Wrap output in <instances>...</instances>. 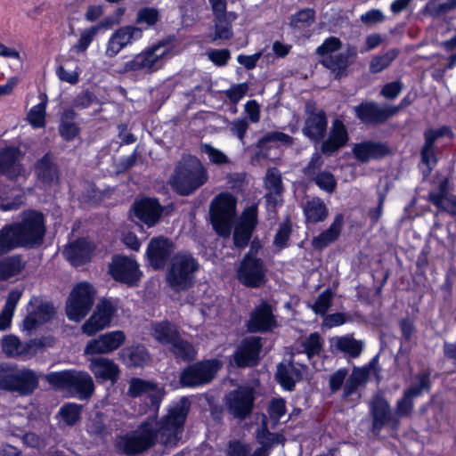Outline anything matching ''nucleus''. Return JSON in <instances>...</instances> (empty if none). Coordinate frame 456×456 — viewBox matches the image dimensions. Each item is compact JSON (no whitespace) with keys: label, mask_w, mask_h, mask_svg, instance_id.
Returning <instances> with one entry per match:
<instances>
[{"label":"nucleus","mask_w":456,"mask_h":456,"mask_svg":"<svg viewBox=\"0 0 456 456\" xmlns=\"http://www.w3.org/2000/svg\"><path fill=\"white\" fill-rule=\"evenodd\" d=\"M126 341L122 330L110 331L89 340L86 346L85 354H108L118 349Z\"/></svg>","instance_id":"obj_18"},{"label":"nucleus","mask_w":456,"mask_h":456,"mask_svg":"<svg viewBox=\"0 0 456 456\" xmlns=\"http://www.w3.org/2000/svg\"><path fill=\"white\" fill-rule=\"evenodd\" d=\"M36 175L38 180L45 185H51L58 182V171L50 156L43 157L36 166Z\"/></svg>","instance_id":"obj_37"},{"label":"nucleus","mask_w":456,"mask_h":456,"mask_svg":"<svg viewBox=\"0 0 456 456\" xmlns=\"http://www.w3.org/2000/svg\"><path fill=\"white\" fill-rule=\"evenodd\" d=\"M54 314L55 309L51 304L33 297L28 305V315L22 322V330L31 331L38 325L49 322Z\"/></svg>","instance_id":"obj_16"},{"label":"nucleus","mask_w":456,"mask_h":456,"mask_svg":"<svg viewBox=\"0 0 456 456\" xmlns=\"http://www.w3.org/2000/svg\"><path fill=\"white\" fill-rule=\"evenodd\" d=\"M170 349L176 358L183 360H191L195 356V350L192 346L180 338L178 336L176 341L170 345Z\"/></svg>","instance_id":"obj_51"},{"label":"nucleus","mask_w":456,"mask_h":456,"mask_svg":"<svg viewBox=\"0 0 456 456\" xmlns=\"http://www.w3.org/2000/svg\"><path fill=\"white\" fill-rule=\"evenodd\" d=\"M151 335L159 343L170 346L176 341L179 332L174 324L161 322L152 325Z\"/></svg>","instance_id":"obj_41"},{"label":"nucleus","mask_w":456,"mask_h":456,"mask_svg":"<svg viewBox=\"0 0 456 456\" xmlns=\"http://www.w3.org/2000/svg\"><path fill=\"white\" fill-rule=\"evenodd\" d=\"M358 118L362 122H383L398 112V108H381L373 102H365L354 107Z\"/></svg>","instance_id":"obj_28"},{"label":"nucleus","mask_w":456,"mask_h":456,"mask_svg":"<svg viewBox=\"0 0 456 456\" xmlns=\"http://www.w3.org/2000/svg\"><path fill=\"white\" fill-rule=\"evenodd\" d=\"M265 188L269 191L266 196L267 201L273 205L279 203V197L282 192L281 176V173L276 168H270L267 170L265 179Z\"/></svg>","instance_id":"obj_38"},{"label":"nucleus","mask_w":456,"mask_h":456,"mask_svg":"<svg viewBox=\"0 0 456 456\" xmlns=\"http://www.w3.org/2000/svg\"><path fill=\"white\" fill-rule=\"evenodd\" d=\"M50 382L61 387H69L76 390L80 399L90 397L94 390L92 377L86 372L66 370L52 374Z\"/></svg>","instance_id":"obj_11"},{"label":"nucleus","mask_w":456,"mask_h":456,"mask_svg":"<svg viewBox=\"0 0 456 456\" xmlns=\"http://www.w3.org/2000/svg\"><path fill=\"white\" fill-rule=\"evenodd\" d=\"M142 37V28L134 25L120 27L116 29L109 37L106 43L104 55L109 59H112L116 57L124 48L141 39Z\"/></svg>","instance_id":"obj_12"},{"label":"nucleus","mask_w":456,"mask_h":456,"mask_svg":"<svg viewBox=\"0 0 456 456\" xmlns=\"http://www.w3.org/2000/svg\"><path fill=\"white\" fill-rule=\"evenodd\" d=\"M98 28L96 27L89 28L88 29L83 31L80 35V37L76 45L72 47V49L77 53L85 52L88 46L91 45L94 37H95Z\"/></svg>","instance_id":"obj_64"},{"label":"nucleus","mask_w":456,"mask_h":456,"mask_svg":"<svg viewBox=\"0 0 456 456\" xmlns=\"http://www.w3.org/2000/svg\"><path fill=\"white\" fill-rule=\"evenodd\" d=\"M456 7V0H429L423 13L430 16H438Z\"/></svg>","instance_id":"obj_49"},{"label":"nucleus","mask_w":456,"mask_h":456,"mask_svg":"<svg viewBox=\"0 0 456 456\" xmlns=\"http://www.w3.org/2000/svg\"><path fill=\"white\" fill-rule=\"evenodd\" d=\"M95 293V289L88 282L77 284L66 303L68 318L73 322H80L84 319L94 303Z\"/></svg>","instance_id":"obj_6"},{"label":"nucleus","mask_w":456,"mask_h":456,"mask_svg":"<svg viewBox=\"0 0 456 456\" xmlns=\"http://www.w3.org/2000/svg\"><path fill=\"white\" fill-rule=\"evenodd\" d=\"M190 408V402L182 398L168 411L159 427L155 421H147L136 430L117 438L116 447L128 454L141 453L159 440L167 446H175L182 438L183 424Z\"/></svg>","instance_id":"obj_1"},{"label":"nucleus","mask_w":456,"mask_h":456,"mask_svg":"<svg viewBox=\"0 0 456 456\" xmlns=\"http://www.w3.org/2000/svg\"><path fill=\"white\" fill-rule=\"evenodd\" d=\"M120 361L128 367L142 366L149 359L148 353L143 346H131L124 348L118 354Z\"/></svg>","instance_id":"obj_39"},{"label":"nucleus","mask_w":456,"mask_h":456,"mask_svg":"<svg viewBox=\"0 0 456 456\" xmlns=\"http://www.w3.org/2000/svg\"><path fill=\"white\" fill-rule=\"evenodd\" d=\"M387 148L379 142H363L357 143L353 148L354 157L362 161L368 162L370 159H379L387 155Z\"/></svg>","instance_id":"obj_34"},{"label":"nucleus","mask_w":456,"mask_h":456,"mask_svg":"<svg viewBox=\"0 0 456 456\" xmlns=\"http://www.w3.org/2000/svg\"><path fill=\"white\" fill-rule=\"evenodd\" d=\"M370 412L373 419V431L379 433L387 424L393 428L399 425V419L391 411L388 402L380 395H375L370 403Z\"/></svg>","instance_id":"obj_19"},{"label":"nucleus","mask_w":456,"mask_h":456,"mask_svg":"<svg viewBox=\"0 0 456 456\" xmlns=\"http://www.w3.org/2000/svg\"><path fill=\"white\" fill-rule=\"evenodd\" d=\"M44 217L37 211H26L21 222L7 224L0 230V255L15 248L41 243L45 235Z\"/></svg>","instance_id":"obj_2"},{"label":"nucleus","mask_w":456,"mask_h":456,"mask_svg":"<svg viewBox=\"0 0 456 456\" xmlns=\"http://www.w3.org/2000/svg\"><path fill=\"white\" fill-rule=\"evenodd\" d=\"M286 402L282 398L273 399L268 405L267 412L273 425L286 414Z\"/></svg>","instance_id":"obj_60"},{"label":"nucleus","mask_w":456,"mask_h":456,"mask_svg":"<svg viewBox=\"0 0 456 456\" xmlns=\"http://www.w3.org/2000/svg\"><path fill=\"white\" fill-rule=\"evenodd\" d=\"M303 352L306 354L308 359L319 354L322 348V339L318 333L310 334L302 342Z\"/></svg>","instance_id":"obj_55"},{"label":"nucleus","mask_w":456,"mask_h":456,"mask_svg":"<svg viewBox=\"0 0 456 456\" xmlns=\"http://www.w3.org/2000/svg\"><path fill=\"white\" fill-rule=\"evenodd\" d=\"M304 213L308 222L318 223L323 221L328 216V210L322 200L312 199L304 207Z\"/></svg>","instance_id":"obj_43"},{"label":"nucleus","mask_w":456,"mask_h":456,"mask_svg":"<svg viewBox=\"0 0 456 456\" xmlns=\"http://www.w3.org/2000/svg\"><path fill=\"white\" fill-rule=\"evenodd\" d=\"M96 245L87 238L79 239L68 244L63 254L73 265H81L91 260Z\"/></svg>","instance_id":"obj_21"},{"label":"nucleus","mask_w":456,"mask_h":456,"mask_svg":"<svg viewBox=\"0 0 456 456\" xmlns=\"http://www.w3.org/2000/svg\"><path fill=\"white\" fill-rule=\"evenodd\" d=\"M256 222V207L252 205L243 211L235 227L233 240L236 247L244 248L248 244Z\"/></svg>","instance_id":"obj_22"},{"label":"nucleus","mask_w":456,"mask_h":456,"mask_svg":"<svg viewBox=\"0 0 456 456\" xmlns=\"http://www.w3.org/2000/svg\"><path fill=\"white\" fill-rule=\"evenodd\" d=\"M330 346L340 352L348 354L351 357H357L362 349V343L355 340L350 335L330 338Z\"/></svg>","instance_id":"obj_42"},{"label":"nucleus","mask_w":456,"mask_h":456,"mask_svg":"<svg viewBox=\"0 0 456 456\" xmlns=\"http://www.w3.org/2000/svg\"><path fill=\"white\" fill-rule=\"evenodd\" d=\"M159 20V12L156 8L144 7L137 12L135 21L139 25H145V28L153 27Z\"/></svg>","instance_id":"obj_52"},{"label":"nucleus","mask_w":456,"mask_h":456,"mask_svg":"<svg viewBox=\"0 0 456 456\" xmlns=\"http://www.w3.org/2000/svg\"><path fill=\"white\" fill-rule=\"evenodd\" d=\"M236 199L229 193L215 198L210 207V217L214 229L222 236H228L235 216Z\"/></svg>","instance_id":"obj_7"},{"label":"nucleus","mask_w":456,"mask_h":456,"mask_svg":"<svg viewBox=\"0 0 456 456\" xmlns=\"http://www.w3.org/2000/svg\"><path fill=\"white\" fill-rule=\"evenodd\" d=\"M333 294L330 289L322 291L311 306L312 310L320 315H325L331 305Z\"/></svg>","instance_id":"obj_59"},{"label":"nucleus","mask_w":456,"mask_h":456,"mask_svg":"<svg viewBox=\"0 0 456 456\" xmlns=\"http://www.w3.org/2000/svg\"><path fill=\"white\" fill-rule=\"evenodd\" d=\"M417 385L409 387L404 393L403 396L396 403L395 417L400 418L409 417L414 408L413 400L420 396L425 390L429 389V373L423 372L417 375Z\"/></svg>","instance_id":"obj_17"},{"label":"nucleus","mask_w":456,"mask_h":456,"mask_svg":"<svg viewBox=\"0 0 456 456\" xmlns=\"http://www.w3.org/2000/svg\"><path fill=\"white\" fill-rule=\"evenodd\" d=\"M17 392L21 395L31 394L38 385L37 375L30 370L23 369L18 370Z\"/></svg>","instance_id":"obj_44"},{"label":"nucleus","mask_w":456,"mask_h":456,"mask_svg":"<svg viewBox=\"0 0 456 456\" xmlns=\"http://www.w3.org/2000/svg\"><path fill=\"white\" fill-rule=\"evenodd\" d=\"M75 113L72 110L66 111L61 117L60 134L65 140L74 139L79 132L77 125L72 121Z\"/></svg>","instance_id":"obj_48"},{"label":"nucleus","mask_w":456,"mask_h":456,"mask_svg":"<svg viewBox=\"0 0 456 456\" xmlns=\"http://www.w3.org/2000/svg\"><path fill=\"white\" fill-rule=\"evenodd\" d=\"M118 309V305L116 300L102 298L96 305L89 319L81 326L82 332L91 337L110 327Z\"/></svg>","instance_id":"obj_8"},{"label":"nucleus","mask_w":456,"mask_h":456,"mask_svg":"<svg viewBox=\"0 0 456 456\" xmlns=\"http://www.w3.org/2000/svg\"><path fill=\"white\" fill-rule=\"evenodd\" d=\"M214 22H215V34L212 38L213 41H216L217 39H230L233 36L232 24L228 23L227 21H224V18H222V15L220 16H214Z\"/></svg>","instance_id":"obj_58"},{"label":"nucleus","mask_w":456,"mask_h":456,"mask_svg":"<svg viewBox=\"0 0 456 456\" xmlns=\"http://www.w3.org/2000/svg\"><path fill=\"white\" fill-rule=\"evenodd\" d=\"M22 154L16 147H7L0 151V174L12 179L24 174L20 164Z\"/></svg>","instance_id":"obj_27"},{"label":"nucleus","mask_w":456,"mask_h":456,"mask_svg":"<svg viewBox=\"0 0 456 456\" xmlns=\"http://www.w3.org/2000/svg\"><path fill=\"white\" fill-rule=\"evenodd\" d=\"M46 102L43 101L31 108L28 114V120L34 128L43 127L45 123Z\"/></svg>","instance_id":"obj_57"},{"label":"nucleus","mask_w":456,"mask_h":456,"mask_svg":"<svg viewBox=\"0 0 456 456\" xmlns=\"http://www.w3.org/2000/svg\"><path fill=\"white\" fill-rule=\"evenodd\" d=\"M23 265L18 257H8L0 261V281L8 280L22 270Z\"/></svg>","instance_id":"obj_47"},{"label":"nucleus","mask_w":456,"mask_h":456,"mask_svg":"<svg viewBox=\"0 0 456 456\" xmlns=\"http://www.w3.org/2000/svg\"><path fill=\"white\" fill-rule=\"evenodd\" d=\"M348 141V134L342 121H333L329 137L322 142V151L325 154H331L342 148Z\"/></svg>","instance_id":"obj_33"},{"label":"nucleus","mask_w":456,"mask_h":456,"mask_svg":"<svg viewBox=\"0 0 456 456\" xmlns=\"http://www.w3.org/2000/svg\"><path fill=\"white\" fill-rule=\"evenodd\" d=\"M89 370L100 382L110 381L114 384L120 374L118 365L107 357H93L89 360Z\"/></svg>","instance_id":"obj_25"},{"label":"nucleus","mask_w":456,"mask_h":456,"mask_svg":"<svg viewBox=\"0 0 456 456\" xmlns=\"http://www.w3.org/2000/svg\"><path fill=\"white\" fill-rule=\"evenodd\" d=\"M344 218L342 215H337L330 224V226L313 239L312 244L315 248L322 249L327 247L330 243L333 242L339 236Z\"/></svg>","instance_id":"obj_36"},{"label":"nucleus","mask_w":456,"mask_h":456,"mask_svg":"<svg viewBox=\"0 0 456 456\" xmlns=\"http://www.w3.org/2000/svg\"><path fill=\"white\" fill-rule=\"evenodd\" d=\"M170 47L167 44L159 42L146 47L134 55L132 59L125 61L118 72L119 74H152L163 68L170 57Z\"/></svg>","instance_id":"obj_3"},{"label":"nucleus","mask_w":456,"mask_h":456,"mask_svg":"<svg viewBox=\"0 0 456 456\" xmlns=\"http://www.w3.org/2000/svg\"><path fill=\"white\" fill-rule=\"evenodd\" d=\"M22 203V195L16 190L9 191L0 184V209L11 211L17 209Z\"/></svg>","instance_id":"obj_46"},{"label":"nucleus","mask_w":456,"mask_h":456,"mask_svg":"<svg viewBox=\"0 0 456 456\" xmlns=\"http://www.w3.org/2000/svg\"><path fill=\"white\" fill-rule=\"evenodd\" d=\"M261 347L260 338L257 337L244 339L233 354L235 364L239 367L256 364Z\"/></svg>","instance_id":"obj_26"},{"label":"nucleus","mask_w":456,"mask_h":456,"mask_svg":"<svg viewBox=\"0 0 456 456\" xmlns=\"http://www.w3.org/2000/svg\"><path fill=\"white\" fill-rule=\"evenodd\" d=\"M367 377V372L362 369H354L349 378L346 379L344 387V397L352 395Z\"/></svg>","instance_id":"obj_54"},{"label":"nucleus","mask_w":456,"mask_h":456,"mask_svg":"<svg viewBox=\"0 0 456 456\" xmlns=\"http://www.w3.org/2000/svg\"><path fill=\"white\" fill-rule=\"evenodd\" d=\"M327 130V118L323 110L310 112L303 127V134L310 140L319 142Z\"/></svg>","instance_id":"obj_32"},{"label":"nucleus","mask_w":456,"mask_h":456,"mask_svg":"<svg viewBox=\"0 0 456 456\" xmlns=\"http://www.w3.org/2000/svg\"><path fill=\"white\" fill-rule=\"evenodd\" d=\"M127 395L130 397H140L146 395L151 399L152 406L157 409L164 397V389L153 382L139 378H133L129 380Z\"/></svg>","instance_id":"obj_20"},{"label":"nucleus","mask_w":456,"mask_h":456,"mask_svg":"<svg viewBox=\"0 0 456 456\" xmlns=\"http://www.w3.org/2000/svg\"><path fill=\"white\" fill-rule=\"evenodd\" d=\"M173 244L163 237L152 239L147 248L146 256L154 269H161L166 265L171 253Z\"/></svg>","instance_id":"obj_24"},{"label":"nucleus","mask_w":456,"mask_h":456,"mask_svg":"<svg viewBox=\"0 0 456 456\" xmlns=\"http://www.w3.org/2000/svg\"><path fill=\"white\" fill-rule=\"evenodd\" d=\"M222 363L218 360L198 362L184 369L180 375L182 386L200 387L209 383L220 370Z\"/></svg>","instance_id":"obj_10"},{"label":"nucleus","mask_w":456,"mask_h":456,"mask_svg":"<svg viewBox=\"0 0 456 456\" xmlns=\"http://www.w3.org/2000/svg\"><path fill=\"white\" fill-rule=\"evenodd\" d=\"M428 200L440 211L456 215V198L449 193L447 179H444L436 189L430 191Z\"/></svg>","instance_id":"obj_30"},{"label":"nucleus","mask_w":456,"mask_h":456,"mask_svg":"<svg viewBox=\"0 0 456 456\" xmlns=\"http://www.w3.org/2000/svg\"><path fill=\"white\" fill-rule=\"evenodd\" d=\"M421 160L428 167V173L435 166L436 159L435 156V142H432V137L425 139V143L421 150Z\"/></svg>","instance_id":"obj_62"},{"label":"nucleus","mask_w":456,"mask_h":456,"mask_svg":"<svg viewBox=\"0 0 456 456\" xmlns=\"http://www.w3.org/2000/svg\"><path fill=\"white\" fill-rule=\"evenodd\" d=\"M133 211L139 220L150 227L159 221L161 215L159 202L151 199H142L134 202Z\"/></svg>","instance_id":"obj_31"},{"label":"nucleus","mask_w":456,"mask_h":456,"mask_svg":"<svg viewBox=\"0 0 456 456\" xmlns=\"http://www.w3.org/2000/svg\"><path fill=\"white\" fill-rule=\"evenodd\" d=\"M398 51L395 49L389 50L383 55L372 58L370 69L372 73H378L388 67L390 63L396 58Z\"/></svg>","instance_id":"obj_56"},{"label":"nucleus","mask_w":456,"mask_h":456,"mask_svg":"<svg viewBox=\"0 0 456 456\" xmlns=\"http://www.w3.org/2000/svg\"><path fill=\"white\" fill-rule=\"evenodd\" d=\"M200 264L188 252L175 254L167 271V282L175 291L186 290L192 286Z\"/></svg>","instance_id":"obj_5"},{"label":"nucleus","mask_w":456,"mask_h":456,"mask_svg":"<svg viewBox=\"0 0 456 456\" xmlns=\"http://www.w3.org/2000/svg\"><path fill=\"white\" fill-rule=\"evenodd\" d=\"M315 20V12L314 9L306 8L292 15L290 26L297 29H302L311 26Z\"/></svg>","instance_id":"obj_50"},{"label":"nucleus","mask_w":456,"mask_h":456,"mask_svg":"<svg viewBox=\"0 0 456 456\" xmlns=\"http://www.w3.org/2000/svg\"><path fill=\"white\" fill-rule=\"evenodd\" d=\"M52 342L51 338H34L22 342L16 336L7 335L2 339V349L9 357L30 359L40 349L51 346Z\"/></svg>","instance_id":"obj_9"},{"label":"nucleus","mask_w":456,"mask_h":456,"mask_svg":"<svg viewBox=\"0 0 456 456\" xmlns=\"http://www.w3.org/2000/svg\"><path fill=\"white\" fill-rule=\"evenodd\" d=\"M81 407L76 403L63 405L59 411L62 420L67 425H74L80 417Z\"/></svg>","instance_id":"obj_61"},{"label":"nucleus","mask_w":456,"mask_h":456,"mask_svg":"<svg viewBox=\"0 0 456 456\" xmlns=\"http://www.w3.org/2000/svg\"><path fill=\"white\" fill-rule=\"evenodd\" d=\"M237 278L245 286L257 288L265 281V271L262 260L247 254L237 269Z\"/></svg>","instance_id":"obj_13"},{"label":"nucleus","mask_w":456,"mask_h":456,"mask_svg":"<svg viewBox=\"0 0 456 456\" xmlns=\"http://www.w3.org/2000/svg\"><path fill=\"white\" fill-rule=\"evenodd\" d=\"M257 438L262 446L255 451L253 456H267L268 450L272 445L284 442L282 436L272 434L265 428L258 433Z\"/></svg>","instance_id":"obj_45"},{"label":"nucleus","mask_w":456,"mask_h":456,"mask_svg":"<svg viewBox=\"0 0 456 456\" xmlns=\"http://www.w3.org/2000/svg\"><path fill=\"white\" fill-rule=\"evenodd\" d=\"M254 401L253 389L241 387L226 395L225 405L233 417L243 419L251 413Z\"/></svg>","instance_id":"obj_14"},{"label":"nucleus","mask_w":456,"mask_h":456,"mask_svg":"<svg viewBox=\"0 0 456 456\" xmlns=\"http://www.w3.org/2000/svg\"><path fill=\"white\" fill-rule=\"evenodd\" d=\"M109 272L113 279L128 285L135 284L142 274L136 261L124 256H115L112 258Z\"/></svg>","instance_id":"obj_15"},{"label":"nucleus","mask_w":456,"mask_h":456,"mask_svg":"<svg viewBox=\"0 0 456 456\" xmlns=\"http://www.w3.org/2000/svg\"><path fill=\"white\" fill-rule=\"evenodd\" d=\"M18 370H3L0 373V389L17 392Z\"/></svg>","instance_id":"obj_63"},{"label":"nucleus","mask_w":456,"mask_h":456,"mask_svg":"<svg viewBox=\"0 0 456 456\" xmlns=\"http://www.w3.org/2000/svg\"><path fill=\"white\" fill-rule=\"evenodd\" d=\"M357 54L354 46L348 45L345 52L330 54L322 60V63L334 73L337 77L346 75L347 67L353 62Z\"/></svg>","instance_id":"obj_29"},{"label":"nucleus","mask_w":456,"mask_h":456,"mask_svg":"<svg viewBox=\"0 0 456 456\" xmlns=\"http://www.w3.org/2000/svg\"><path fill=\"white\" fill-rule=\"evenodd\" d=\"M294 358L288 364H280L277 370V379L287 390H292L295 384L302 379V370L295 366Z\"/></svg>","instance_id":"obj_35"},{"label":"nucleus","mask_w":456,"mask_h":456,"mask_svg":"<svg viewBox=\"0 0 456 456\" xmlns=\"http://www.w3.org/2000/svg\"><path fill=\"white\" fill-rule=\"evenodd\" d=\"M247 326L251 332H264L274 329L277 323L271 306L266 302H262L256 306Z\"/></svg>","instance_id":"obj_23"},{"label":"nucleus","mask_w":456,"mask_h":456,"mask_svg":"<svg viewBox=\"0 0 456 456\" xmlns=\"http://www.w3.org/2000/svg\"><path fill=\"white\" fill-rule=\"evenodd\" d=\"M208 173L201 162L194 157L183 159L175 168L171 184L180 194L188 195L203 185Z\"/></svg>","instance_id":"obj_4"},{"label":"nucleus","mask_w":456,"mask_h":456,"mask_svg":"<svg viewBox=\"0 0 456 456\" xmlns=\"http://www.w3.org/2000/svg\"><path fill=\"white\" fill-rule=\"evenodd\" d=\"M22 291L12 290L6 298L5 305L0 313V330H7L12 323V319L16 306L21 297Z\"/></svg>","instance_id":"obj_40"},{"label":"nucleus","mask_w":456,"mask_h":456,"mask_svg":"<svg viewBox=\"0 0 456 456\" xmlns=\"http://www.w3.org/2000/svg\"><path fill=\"white\" fill-rule=\"evenodd\" d=\"M200 151L206 154L209 161L214 165L222 166L230 163V159L224 152L208 143L201 144Z\"/></svg>","instance_id":"obj_53"}]
</instances>
